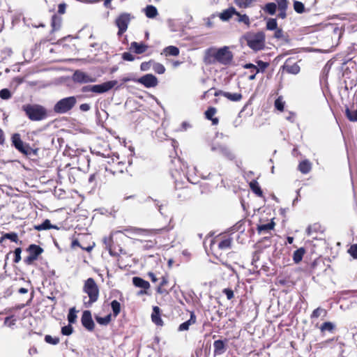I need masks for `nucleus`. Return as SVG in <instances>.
Masks as SVG:
<instances>
[{"label": "nucleus", "instance_id": "f257e3e1", "mask_svg": "<svg viewBox=\"0 0 357 357\" xmlns=\"http://www.w3.org/2000/svg\"><path fill=\"white\" fill-rule=\"evenodd\" d=\"M139 238L137 241L143 243V248L146 250L153 248L158 243L157 237L163 234H166L168 229L166 227L155 229H143Z\"/></svg>", "mask_w": 357, "mask_h": 357}, {"label": "nucleus", "instance_id": "f03ea898", "mask_svg": "<svg viewBox=\"0 0 357 357\" xmlns=\"http://www.w3.org/2000/svg\"><path fill=\"white\" fill-rule=\"evenodd\" d=\"M233 238L227 235H220L213 239L210 244V249L213 255L218 259H220L222 251L231 248Z\"/></svg>", "mask_w": 357, "mask_h": 357}, {"label": "nucleus", "instance_id": "7ed1b4c3", "mask_svg": "<svg viewBox=\"0 0 357 357\" xmlns=\"http://www.w3.org/2000/svg\"><path fill=\"white\" fill-rule=\"evenodd\" d=\"M207 53L210 63L218 62L222 65H228L233 59V54L227 46L218 50L210 49Z\"/></svg>", "mask_w": 357, "mask_h": 357}, {"label": "nucleus", "instance_id": "20e7f679", "mask_svg": "<svg viewBox=\"0 0 357 357\" xmlns=\"http://www.w3.org/2000/svg\"><path fill=\"white\" fill-rule=\"evenodd\" d=\"M83 291L89 297L88 301L84 300V305L85 307H90L98 300L100 296L99 287L93 278H89L84 281Z\"/></svg>", "mask_w": 357, "mask_h": 357}, {"label": "nucleus", "instance_id": "39448f33", "mask_svg": "<svg viewBox=\"0 0 357 357\" xmlns=\"http://www.w3.org/2000/svg\"><path fill=\"white\" fill-rule=\"evenodd\" d=\"M105 174L109 178V183L114 181V177L123 174L127 169L126 162L121 161L119 156L112 158L108 161V165L104 168Z\"/></svg>", "mask_w": 357, "mask_h": 357}, {"label": "nucleus", "instance_id": "423d86ee", "mask_svg": "<svg viewBox=\"0 0 357 357\" xmlns=\"http://www.w3.org/2000/svg\"><path fill=\"white\" fill-rule=\"evenodd\" d=\"M94 246L95 243L89 234H77L72 237L71 248L73 249L79 247L83 250L91 252Z\"/></svg>", "mask_w": 357, "mask_h": 357}, {"label": "nucleus", "instance_id": "0eeeda50", "mask_svg": "<svg viewBox=\"0 0 357 357\" xmlns=\"http://www.w3.org/2000/svg\"><path fill=\"white\" fill-rule=\"evenodd\" d=\"M276 3L273 2L267 3L264 7V12L269 15H273L276 13L277 8L278 9V17L285 19L287 16V10L289 6L288 0H275Z\"/></svg>", "mask_w": 357, "mask_h": 357}, {"label": "nucleus", "instance_id": "6e6552de", "mask_svg": "<svg viewBox=\"0 0 357 357\" xmlns=\"http://www.w3.org/2000/svg\"><path fill=\"white\" fill-rule=\"evenodd\" d=\"M248 46L252 50L257 52L264 49L266 36L263 31L257 33H248L245 36Z\"/></svg>", "mask_w": 357, "mask_h": 357}, {"label": "nucleus", "instance_id": "1a4fd4ad", "mask_svg": "<svg viewBox=\"0 0 357 357\" xmlns=\"http://www.w3.org/2000/svg\"><path fill=\"white\" fill-rule=\"evenodd\" d=\"M22 109L31 121H42L48 116L47 109L40 105L28 104L23 105Z\"/></svg>", "mask_w": 357, "mask_h": 357}, {"label": "nucleus", "instance_id": "9d476101", "mask_svg": "<svg viewBox=\"0 0 357 357\" xmlns=\"http://www.w3.org/2000/svg\"><path fill=\"white\" fill-rule=\"evenodd\" d=\"M118 82L116 80H111L108 82H105L100 84H96V85H89L85 86L82 88L83 92H93L95 93H104L105 92L109 91L112 88H114L116 84Z\"/></svg>", "mask_w": 357, "mask_h": 357}, {"label": "nucleus", "instance_id": "9b49d317", "mask_svg": "<svg viewBox=\"0 0 357 357\" xmlns=\"http://www.w3.org/2000/svg\"><path fill=\"white\" fill-rule=\"evenodd\" d=\"M116 235L117 234H115L114 231L109 236H105L102 239L105 248L109 251L111 256H118L123 251L122 248L119 245H116L114 243V236Z\"/></svg>", "mask_w": 357, "mask_h": 357}, {"label": "nucleus", "instance_id": "f8f14e48", "mask_svg": "<svg viewBox=\"0 0 357 357\" xmlns=\"http://www.w3.org/2000/svg\"><path fill=\"white\" fill-rule=\"evenodd\" d=\"M133 17L128 13H121L115 20V24L118 27L117 35L122 36L127 30L128 24Z\"/></svg>", "mask_w": 357, "mask_h": 357}, {"label": "nucleus", "instance_id": "ddd939ff", "mask_svg": "<svg viewBox=\"0 0 357 357\" xmlns=\"http://www.w3.org/2000/svg\"><path fill=\"white\" fill-rule=\"evenodd\" d=\"M256 63L257 64V66L252 64V63H246L244 65V68L245 69H253L255 70V73L254 74L250 75L248 77L249 80H254L256 77V75L259 72L264 73L266 69L270 66V63L268 62H265L261 60H257L256 61Z\"/></svg>", "mask_w": 357, "mask_h": 357}, {"label": "nucleus", "instance_id": "4468645a", "mask_svg": "<svg viewBox=\"0 0 357 357\" xmlns=\"http://www.w3.org/2000/svg\"><path fill=\"white\" fill-rule=\"evenodd\" d=\"M72 80L75 83L85 84L89 82H94L96 81V77L91 75L83 72L80 70H76L72 75Z\"/></svg>", "mask_w": 357, "mask_h": 357}, {"label": "nucleus", "instance_id": "2eb2a0df", "mask_svg": "<svg viewBox=\"0 0 357 357\" xmlns=\"http://www.w3.org/2000/svg\"><path fill=\"white\" fill-rule=\"evenodd\" d=\"M12 144L15 147L17 150L20 152L29 155L31 153V149L28 144H24L21 139L20 135L18 133H15L12 135L11 137Z\"/></svg>", "mask_w": 357, "mask_h": 357}, {"label": "nucleus", "instance_id": "dca6fc26", "mask_svg": "<svg viewBox=\"0 0 357 357\" xmlns=\"http://www.w3.org/2000/svg\"><path fill=\"white\" fill-rule=\"evenodd\" d=\"M144 229L135 227H126L123 228L122 230H119L114 231L115 234H124L126 236L132 238L137 241V238H139L140 234L143 231Z\"/></svg>", "mask_w": 357, "mask_h": 357}, {"label": "nucleus", "instance_id": "f3484780", "mask_svg": "<svg viewBox=\"0 0 357 357\" xmlns=\"http://www.w3.org/2000/svg\"><path fill=\"white\" fill-rule=\"evenodd\" d=\"M193 192L189 186L176 188L174 196L179 202H185L192 198Z\"/></svg>", "mask_w": 357, "mask_h": 357}, {"label": "nucleus", "instance_id": "a211bd4d", "mask_svg": "<svg viewBox=\"0 0 357 357\" xmlns=\"http://www.w3.org/2000/svg\"><path fill=\"white\" fill-rule=\"evenodd\" d=\"M81 322L83 327L89 331H93L95 328V323L92 319L91 312L89 310H84L82 313Z\"/></svg>", "mask_w": 357, "mask_h": 357}, {"label": "nucleus", "instance_id": "6ab92c4d", "mask_svg": "<svg viewBox=\"0 0 357 357\" xmlns=\"http://www.w3.org/2000/svg\"><path fill=\"white\" fill-rule=\"evenodd\" d=\"M135 81L146 88L155 87L158 83L157 77L152 74H146Z\"/></svg>", "mask_w": 357, "mask_h": 357}, {"label": "nucleus", "instance_id": "aec40b11", "mask_svg": "<svg viewBox=\"0 0 357 357\" xmlns=\"http://www.w3.org/2000/svg\"><path fill=\"white\" fill-rule=\"evenodd\" d=\"M105 174V169H100L94 174L90 175L89 181L90 183H99L100 184L109 183V178H107Z\"/></svg>", "mask_w": 357, "mask_h": 357}, {"label": "nucleus", "instance_id": "412c9836", "mask_svg": "<svg viewBox=\"0 0 357 357\" xmlns=\"http://www.w3.org/2000/svg\"><path fill=\"white\" fill-rule=\"evenodd\" d=\"M70 198L72 199V201L68 199V208L75 212L77 208L82 203V198L75 189H72L70 192Z\"/></svg>", "mask_w": 357, "mask_h": 357}, {"label": "nucleus", "instance_id": "4be33fe9", "mask_svg": "<svg viewBox=\"0 0 357 357\" xmlns=\"http://www.w3.org/2000/svg\"><path fill=\"white\" fill-rule=\"evenodd\" d=\"M82 173L79 171V167H73L68 170V180L69 181L77 186L80 184Z\"/></svg>", "mask_w": 357, "mask_h": 357}, {"label": "nucleus", "instance_id": "5701e85b", "mask_svg": "<svg viewBox=\"0 0 357 357\" xmlns=\"http://www.w3.org/2000/svg\"><path fill=\"white\" fill-rule=\"evenodd\" d=\"M132 284L136 287L142 289L138 295L147 294V290L150 289V284L148 281L139 277L132 278Z\"/></svg>", "mask_w": 357, "mask_h": 357}, {"label": "nucleus", "instance_id": "b1692460", "mask_svg": "<svg viewBox=\"0 0 357 357\" xmlns=\"http://www.w3.org/2000/svg\"><path fill=\"white\" fill-rule=\"evenodd\" d=\"M228 339L215 340L213 342V355L214 356L223 354L227 350Z\"/></svg>", "mask_w": 357, "mask_h": 357}, {"label": "nucleus", "instance_id": "393cba45", "mask_svg": "<svg viewBox=\"0 0 357 357\" xmlns=\"http://www.w3.org/2000/svg\"><path fill=\"white\" fill-rule=\"evenodd\" d=\"M149 46L144 43L132 42L130 50L136 54H141L147 51Z\"/></svg>", "mask_w": 357, "mask_h": 357}, {"label": "nucleus", "instance_id": "a878e982", "mask_svg": "<svg viewBox=\"0 0 357 357\" xmlns=\"http://www.w3.org/2000/svg\"><path fill=\"white\" fill-rule=\"evenodd\" d=\"M169 284V275L165 274L161 277V281L156 288V292L159 294H168L169 290L167 289V286Z\"/></svg>", "mask_w": 357, "mask_h": 357}, {"label": "nucleus", "instance_id": "bb28decb", "mask_svg": "<svg viewBox=\"0 0 357 357\" xmlns=\"http://www.w3.org/2000/svg\"><path fill=\"white\" fill-rule=\"evenodd\" d=\"M197 321V317L195 314V312L193 311L190 312V319L181 324L178 328V331H188L189 330V328L191 325H193L196 323Z\"/></svg>", "mask_w": 357, "mask_h": 357}, {"label": "nucleus", "instance_id": "cd10ccee", "mask_svg": "<svg viewBox=\"0 0 357 357\" xmlns=\"http://www.w3.org/2000/svg\"><path fill=\"white\" fill-rule=\"evenodd\" d=\"M151 320L152 321L158 326H162L164 322L161 319L160 316V309L158 306H154L153 307V312L151 314Z\"/></svg>", "mask_w": 357, "mask_h": 357}, {"label": "nucleus", "instance_id": "c85d7f7f", "mask_svg": "<svg viewBox=\"0 0 357 357\" xmlns=\"http://www.w3.org/2000/svg\"><path fill=\"white\" fill-rule=\"evenodd\" d=\"M235 14H238V12L234 7L231 6L224 10L218 16L222 21H228Z\"/></svg>", "mask_w": 357, "mask_h": 357}, {"label": "nucleus", "instance_id": "c756f323", "mask_svg": "<svg viewBox=\"0 0 357 357\" xmlns=\"http://www.w3.org/2000/svg\"><path fill=\"white\" fill-rule=\"evenodd\" d=\"M298 169L303 174H308L312 169V163L308 160H304L298 164Z\"/></svg>", "mask_w": 357, "mask_h": 357}, {"label": "nucleus", "instance_id": "7c9ffc66", "mask_svg": "<svg viewBox=\"0 0 357 357\" xmlns=\"http://www.w3.org/2000/svg\"><path fill=\"white\" fill-rule=\"evenodd\" d=\"M54 110L56 113H65L67 112V98L59 100L54 106Z\"/></svg>", "mask_w": 357, "mask_h": 357}, {"label": "nucleus", "instance_id": "2f4dec72", "mask_svg": "<svg viewBox=\"0 0 357 357\" xmlns=\"http://www.w3.org/2000/svg\"><path fill=\"white\" fill-rule=\"evenodd\" d=\"M249 186L251 189V190L257 196L259 197H263V191L261 189V187L259 186V183L256 180H252L250 182Z\"/></svg>", "mask_w": 357, "mask_h": 357}, {"label": "nucleus", "instance_id": "473e14b6", "mask_svg": "<svg viewBox=\"0 0 357 357\" xmlns=\"http://www.w3.org/2000/svg\"><path fill=\"white\" fill-rule=\"evenodd\" d=\"M34 229L37 231L45 230L49 229H59V228L56 225H53L51 224L50 220H45L42 224L35 225Z\"/></svg>", "mask_w": 357, "mask_h": 357}, {"label": "nucleus", "instance_id": "72a5a7b5", "mask_svg": "<svg viewBox=\"0 0 357 357\" xmlns=\"http://www.w3.org/2000/svg\"><path fill=\"white\" fill-rule=\"evenodd\" d=\"M180 53L179 49L173 45H169L163 49V54L166 56H177Z\"/></svg>", "mask_w": 357, "mask_h": 357}, {"label": "nucleus", "instance_id": "f704fd0d", "mask_svg": "<svg viewBox=\"0 0 357 357\" xmlns=\"http://www.w3.org/2000/svg\"><path fill=\"white\" fill-rule=\"evenodd\" d=\"M27 251L31 255L37 259L38 257L43 252V250L40 246L32 244L29 246Z\"/></svg>", "mask_w": 357, "mask_h": 357}, {"label": "nucleus", "instance_id": "c9c22d12", "mask_svg": "<svg viewBox=\"0 0 357 357\" xmlns=\"http://www.w3.org/2000/svg\"><path fill=\"white\" fill-rule=\"evenodd\" d=\"M305 253V250L304 248H300L295 250L293 254V260L294 263L298 264L299 262H301Z\"/></svg>", "mask_w": 357, "mask_h": 357}, {"label": "nucleus", "instance_id": "e433bc0d", "mask_svg": "<svg viewBox=\"0 0 357 357\" xmlns=\"http://www.w3.org/2000/svg\"><path fill=\"white\" fill-rule=\"evenodd\" d=\"M284 69L288 73L291 74H298L300 72V66L297 63L289 65L287 62L284 65Z\"/></svg>", "mask_w": 357, "mask_h": 357}, {"label": "nucleus", "instance_id": "4c0bfd02", "mask_svg": "<svg viewBox=\"0 0 357 357\" xmlns=\"http://www.w3.org/2000/svg\"><path fill=\"white\" fill-rule=\"evenodd\" d=\"M157 8L152 5H149L145 8V15L149 18H154L158 15Z\"/></svg>", "mask_w": 357, "mask_h": 357}, {"label": "nucleus", "instance_id": "58836bf2", "mask_svg": "<svg viewBox=\"0 0 357 357\" xmlns=\"http://www.w3.org/2000/svg\"><path fill=\"white\" fill-rule=\"evenodd\" d=\"M224 97L233 102L240 101L243 98V96L241 93H229L227 92L224 93Z\"/></svg>", "mask_w": 357, "mask_h": 357}, {"label": "nucleus", "instance_id": "ea45409f", "mask_svg": "<svg viewBox=\"0 0 357 357\" xmlns=\"http://www.w3.org/2000/svg\"><path fill=\"white\" fill-rule=\"evenodd\" d=\"M110 305L112 310L113 316L116 317L121 312V306L120 303L116 300H114L111 302Z\"/></svg>", "mask_w": 357, "mask_h": 357}, {"label": "nucleus", "instance_id": "a19ab883", "mask_svg": "<svg viewBox=\"0 0 357 357\" xmlns=\"http://www.w3.org/2000/svg\"><path fill=\"white\" fill-rule=\"evenodd\" d=\"M275 227V222L271 220L267 224H262L257 226V231L261 233L262 231H268L273 229Z\"/></svg>", "mask_w": 357, "mask_h": 357}, {"label": "nucleus", "instance_id": "79ce46f5", "mask_svg": "<svg viewBox=\"0 0 357 357\" xmlns=\"http://www.w3.org/2000/svg\"><path fill=\"white\" fill-rule=\"evenodd\" d=\"M5 239H10L11 241L17 243L18 241V236L15 232L6 233L0 238V243H3Z\"/></svg>", "mask_w": 357, "mask_h": 357}, {"label": "nucleus", "instance_id": "37998d69", "mask_svg": "<svg viewBox=\"0 0 357 357\" xmlns=\"http://www.w3.org/2000/svg\"><path fill=\"white\" fill-rule=\"evenodd\" d=\"M345 115L350 121H357V109L351 110L347 107L345 109Z\"/></svg>", "mask_w": 357, "mask_h": 357}, {"label": "nucleus", "instance_id": "c03bdc74", "mask_svg": "<svg viewBox=\"0 0 357 357\" xmlns=\"http://www.w3.org/2000/svg\"><path fill=\"white\" fill-rule=\"evenodd\" d=\"M321 225L319 223H314L313 225H310L307 227L306 229L307 234L310 236L313 233H317L320 231Z\"/></svg>", "mask_w": 357, "mask_h": 357}, {"label": "nucleus", "instance_id": "a18cd8bd", "mask_svg": "<svg viewBox=\"0 0 357 357\" xmlns=\"http://www.w3.org/2000/svg\"><path fill=\"white\" fill-rule=\"evenodd\" d=\"M335 328V326L332 322L326 321L321 325L319 328L321 332H324L326 331H329V332H333L334 331Z\"/></svg>", "mask_w": 357, "mask_h": 357}, {"label": "nucleus", "instance_id": "49530a36", "mask_svg": "<svg viewBox=\"0 0 357 357\" xmlns=\"http://www.w3.org/2000/svg\"><path fill=\"white\" fill-rule=\"evenodd\" d=\"M322 313L324 314V316L325 317L327 314V311L325 309H323V308L319 307L312 311V312L310 315V318L311 319L318 318L321 315Z\"/></svg>", "mask_w": 357, "mask_h": 357}, {"label": "nucleus", "instance_id": "de8ad7c7", "mask_svg": "<svg viewBox=\"0 0 357 357\" xmlns=\"http://www.w3.org/2000/svg\"><path fill=\"white\" fill-rule=\"evenodd\" d=\"M95 319H96V321L99 324L107 325L111 321L112 315L109 314H107V316H105L104 317L96 316Z\"/></svg>", "mask_w": 357, "mask_h": 357}, {"label": "nucleus", "instance_id": "09e8293b", "mask_svg": "<svg viewBox=\"0 0 357 357\" xmlns=\"http://www.w3.org/2000/svg\"><path fill=\"white\" fill-rule=\"evenodd\" d=\"M266 28L267 30H275L278 29V22L275 18H269L266 22Z\"/></svg>", "mask_w": 357, "mask_h": 357}, {"label": "nucleus", "instance_id": "8fccbe9b", "mask_svg": "<svg viewBox=\"0 0 357 357\" xmlns=\"http://www.w3.org/2000/svg\"><path fill=\"white\" fill-rule=\"evenodd\" d=\"M294 10L299 14L303 13L305 12V6L304 4L298 1H294Z\"/></svg>", "mask_w": 357, "mask_h": 357}, {"label": "nucleus", "instance_id": "3c124183", "mask_svg": "<svg viewBox=\"0 0 357 357\" xmlns=\"http://www.w3.org/2000/svg\"><path fill=\"white\" fill-rule=\"evenodd\" d=\"M153 70L158 74H163L165 72V67L160 63L153 62Z\"/></svg>", "mask_w": 357, "mask_h": 357}, {"label": "nucleus", "instance_id": "603ef678", "mask_svg": "<svg viewBox=\"0 0 357 357\" xmlns=\"http://www.w3.org/2000/svg\"><path fill=\"white\" fill-rule=\"evenodd\" d=\"M220 151L222 154L225 156L227 159L232 160L234 159V155L232 152L227 147H221Z\"/></svg>", "mask_w": 357, "mask_h": 357}, {"label": "nucleus", "instance_id": "864d4df0", "mask_svg": "<svg viewBox=\"0 0 357 357\" xmlns=\"http://www.w3.org/2000/svg\"><path fill=\"white\" fill-rule=\"evenodd\" d=\"M254 1L255 0H234V2L239 8H245L249 7Z\"/></svg>", "mask_w": 357, "mask_h": 357}, {"label": "nucleus", "instance_id": "5fc2aeb1", "mask_svg": "<svg viewBox=\"0 0 357 357\" xmlns=\"http://www.w3.org/2000/svg\"><path fill=\"white\" fill-rule=\"evenodd\" d=\"M216 112V108L213 107H209L204 113L206 119H207L208 120L212 119L213 118H214Z\"/></svg>", "mask_w": 357, "mask_h": 357}, {"label": "nucleus", "instance_id": "6e6d98bb", "mask_svg": "<svg viewBox=\"0 0 357 357\" xmlns=\"http://www.w3.org/2000/svg\"><path fill=\"white\" fill-rule=\"evenodd\" d=\"M275 107L279 110L280 112H283L284 109V102L282 100V98L281 96L278 97L275 100Z\"/></svg>", "mask_w": 357, "mask_h": 357}, {"label": "nucleus", "instance_id": "4d7b16f0", "mask_svg": "<svg viewBox=\"0 0 357 357\" xmlns=\"http://www.w3.org/2000/svg\"><path fill=\"white\" fill-rule=\"evenodd\" d=\"M235 15H237L238 17V22H243L247 26H250V21L249 17L247 15H245V14L242 15L240 13H238V14H235Z\"/></svg>", "mask_w": 357, "mask_h": 357}, {"label": "nucleus", "instance_id": "13d9d810", "mask_svg": "<svg viewBox=\"0 0 357 357\" xmlns=\"http://www.w3.org/2000/svg\"><path fill=\"white\" fill-rule=\"evenodd\" d=\"M61 17L56 15H53L52 19V26L54 30L58 29L61 26Z\"/></svg>", "mask_w": 357, "mask_h": 357}, {"label": "nucleus", "instance_id": "bf43d9fd", "mask_svg": "<svg viewBox=\"0 0 357 357\" xmlns=\"http://www.w3.org/2000/svg\"><path fill=\"white\" fill-rule=\"evenodd\" d=\"M45 340L47 343L56 345L59 342V338L57 337H52L50 335H47L45 337Z\"/></svg>", "mask_w": 357, "mask_h": 357}, {"label": "nucleus", "instance_id": "052dcab7", "mask_svg": "<svg viewBox=\"0 0 357 357\" xmlns=\"http://www.w3.org/2000/svg\"><path fill=\"white\" fill-rule=\"evenodd\" d=\"M153 62L154 61L152 59L149 61L142 62L140 65V70L142 71L149 70L151 67L153 68Z\"/></svg>", "mask_w": 357, "mask_h": 357}, {"label": "nucleus", "instance_id": "680f3d73", "mask_svg": "<svg viewBox=\"0 0 357 357\" xmlns=\"http://www.w3.org/2000/svg\"><path fill=\"white\" fill-rule=\"evenodd\" d=\"M77 315L75 308L70 309L68 312V323H74L76 320Z\"/></svg>", "mask_w": 357, "mask_h": 357}, {"label": "nucleus", "instance_id": "e2e57ef3", "mask_svg": "<svg viewBox=\"0 0 357 357\" xmlns=\"http://www.w3.org/2000/svg\"><path fill=\"white\" fill-rule=\"evenodd\" d=\"M11 97L10 91L7 89H3L0 91V98L3 100H8Z\"/></svg>", "mask_w": 357, "mask_h": 357}, {"label": "nucleus", "instance_id": "0e129e2a", "mask_svg": "<svg viewBox=\"0 0 357 357\" xmlns=\"http://www.w3.org/2000/svg\"><path fill=\"white\" fill-rule=\"evenodd\" d=\"M222 293L226 295L228 300H231L234 297V291L230 288L224 289Z\"/></svg>", "mask_w": 357, "mask_h": 357}, {"label": "nucleus", "instance_id": "69168bd1", "mask_svg": "<svg viewBox=\"0 0 357 357\" xmlns=\"http://www.w3.org/2000/svg\"><path fill=\"white\" fill-rule=\"evenodd\" d=\"M21 252H22V249L20 248H17L15 250V251H14V253H15L14 262L15 263H18L21 260Z\"/></svg>", "mask_w": 357, "mask_h": 357}, {"label": "nucleus", "instance_id": "338daca9", "mask_svg": "<svg viewBox=\"0 0 357 357\" xmlns=\"http://www.w3.org/2000/svg\"><path fill=\"white\" fill-rule=\"evenodd\" d=\"M349 253L354 258L357 259V244L352 245L349 249Z\"/></svg>", "mask_w": 357, "mask_h": 357}, {"label": "nucleus", "instance_id": "774afa93", "mask_svg": "<svg viewBox=\"0 0 357 357\" xmlns=\"http://www.w3.org/2000/svg\"><path fill=\"white\" fill-rule=\"evenodd\" d=\"M122 58L125 61H132L135 60V56L130 52H123Z\"/></svg>", "mask_w": 357, "mask_h": 357}]
</instances>
